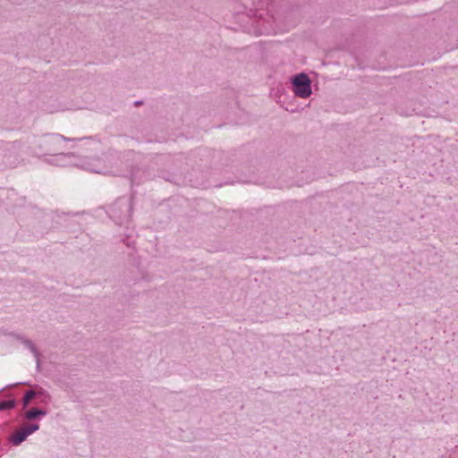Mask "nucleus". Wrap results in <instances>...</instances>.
Here are the masks:
<instances>
[{"mask_svg": "<svg viewBox=\"0 0 458 458\" xmlns=\"http://www.w3.org/2000/svg\"><path fill=\"white\" fill-rule=\"evenodd\" d=\"M48 163L59 166L76 165L96 174H106L108 172L106 157L81 158L72 152H56L48 160Z\"/></svg>", "mask_w": 458, "mask_h": 458, "instance_id": "obj_1", "label": "nucleus"}, {"mask_svg": "<svg viewBox=\"0 0 458 458\" xmlns=\"http://www.w3.org/2000/svg\"><path fill=\"white\" fill-rule=\"evenodd\" d=\"M89 138H68L59 133L46 134L38 142V154L50 155L53 157L57 151L61 150V144L64 142H75L88 140Z\"/></svg>", "mask_w": 458, "mask_h": 458, "instance_id": "obj_2", "label": "nucleus"}, {"mask_svg": "<svg viewBox=\"0 0 458 458\" xmlns=\"http://www.w3.org/2000/svg\"><path fill=\"white\" fill-rule=\"evenodd\" d=\"M291 82L293 91L296 97L307 98L311 95V80L305 72H301L292 77Z\"/></svg>", "mask_w": 458, "mask_h": 458, "instance_id": "obj_3", "label": "nucleus"}, {"mask_svg": "<svg viewBox=\"0 0 458 458\" xmlns=\"http://www.w3.org/2000/svg\"><path fill=\"white\" fill-rule=\"evenodd\" d=\"M38 424H30L28 427L22 428L20 430L13 433L11 437V442L14 445L21 444L30 435L38 430Z\"/></svg>", "mask_w": 458, "mask_h": 458, "instance_id": "obj_4", "label": "nucleus"}, {"mask_svg": "<svg viewBox=\"0 0 458 458\" xmlns=\"http://www.w3.org/2000/svg\"><path fill=\"white\" fill-rule=\"evenodd\" d=\"M39 415H41V416L46 415V411L43 410H39V409H33V410L28 411L25 414V416L28 420H33Z\"/></svg>", "mask_w": 458, "mask_h": 458, "instance_id": "obj_5", "label": "nucleus"}, {"mask_svg": "<svg viewBox=\"0 0 458 458\" xmlns=\"http://www.w3.org/2000/svg\"><path fill=\"white\" fill-rule=\"evenodd\" d=\"M15 402L13 400L0 402V411L11 410L14 408Z\"/></svg>", "mask_w": 458, "mask_h": 458, "instance_id": "obj_6", "label": "nucleus"}, {"mask_svg": "<svg viewBox=\"0 0 458 458\" xmlns=\"http://www.w3.org/2000/svg\"><path fill=\"white\" fill-rule=\"evenodd\" d=\"M36 393L32 390L27 391L23 397V405H29L30 402L35 397Z\"/></svg>", "mask_w": 458, "mask_h": 458, "instance_id": "obj_7", "label": "nucleus"}, {"mask_svg": "<svg viewBox=\"0 0 458 458\" xmlns=\"http://www.w3.org/2000/svg\"><path fill=\"white\" fill-rule=\"evenodd\" d=\"M16 338L19 339V340H21L28 348H30V350L33 352H36V349H35V346L33 344V343L28 339H24L22 336L21 335H16Z\"/></svg>", "mask_w": 458, "mask_h": 458, "instance_id": "obj_8", "label": "nucleus"}, {"mask_svg": "<svg viewBox=\"0 0 458 458\" xmlns=\"http://www.w3.org/2000/svg\"><path fill=\"white\" fill-rule=\"evenodd\" d=\"M140 104H141V102H140V101H136V102H135V105H140Z\"/></svg>", "mask_w": 458, "mask_h": 458, "instance_id": "obj_9", "label": "nucleus"}]
</instances>
